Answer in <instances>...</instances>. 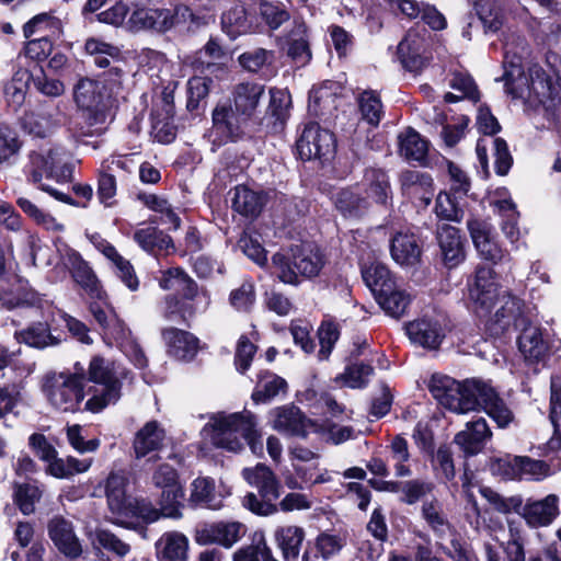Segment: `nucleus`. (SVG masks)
Here are the masks:
<instances>
[{"instance_id":"13","label":"nucleus","mask_w":561,"mask_h":561,"mask_svg":"<svg viewBox=\"0 0 561 561\" xmlns=\"http://www.w3.org/2000/svg\"><path fill=\"white\" fill-rule=\"evenodd\" d=\"M54 245L60 261L70 271L73 280L84 290V293L91 299H105L106 294L102 289L98 276L90 267L89 263L83 260L81 254L70 248L60 237H57L54 240Z\"/></svg>"},{"instance_id":"19","label":"nucleus","mask_w":561,"mask_h":561,"mask_svg":"<svg viewBox=\"0 0 561 561\" xmlns=\"http://www.w3.org/2000/svg\"><path fill=\"white\" fill-rule=\"evenodd\" d=\"M518 336V350L529 364L545 363L550 353L548 337L541 328L533 325L529 320L520 327Z\"/></svg>"},{"instance_id":"33","label":"nucleus","mask_w":561,"mask_h":561,"mask_svg":"<svg viewBox=\"0 0 561 561\" xmlns=\"http://www.w3.org/2000/svg\"><path fill=\"white\" fill-rule=\"evenodd\" d=\"M392 259L402 266H413L421 257L419 239L411 232H398L391 240Z\"/></svg>"},{"instance_id":"59","label":"nucleus","mask_w":561,"mask_h":561,"mask_svg":"<svg viewBox=\"0 0 561 561\" xmlns=\"http://www.w3.org/2000/svg\"><path fill=\"white\" fill-rule=\"evenodd\" d=\"M316 549L323 560H330L337 556L345 547V537L323 531L316 538Z\"/></svg>"},{"instance_id":"64","label":"nucleus","mask_w":561,"mask_h":561,"mask_svg":"<svg viewBox=\"0 0 561 561\" xmlns=\"http://www.w3.org/2000/svg\"><path fill=\"white\" fill-rule=\"evenodd\" d=\"M551 399H550V420L554 427V433L561 439V375L551 377Z\"/></svg>"},{"instance_id":"23","label":"nucleus","mask_w":561,"mask_h":561,"mask_svg":"<svg viewBox=\"0 0 561 561\" xmlns=\"http://www.w3.org/2000/svg\"><path fill=\"white\" fill-rule=\"evenodd\" d=\"M467 226L477 251L484 260L497 263L504 257L502 249L493 240L490 222L472 218Z\"/></svg>"},{"instance_id":"18","label":"nucleus","mask_w":561,"mask_h":561,"mask_svg":"<svg viewBox=\"0 0 561 561\" xmlns=\"http://www.w3.org/2000/svg\"><path fill=\"white\" fill-rule=\"evenodd\" d=\"M247 528L239 522H218L205 524L196 530L195 540L198 545H219L231 548L244 535Z\"/></svg>"},{"instance_id":"52","label":"nucleus","mask_w":561,"mask_h":561,"mask_svg":"<svg viewBox=\"0 0 561 561\" xmlns=\"http://www.w3.org/2000/svg\"><path fill=\"white\" fill-rule=\"evenodd\" d=\"M88 537L93 545L98 543L103 549L119 558H124L130 552V545L123 541L108 529L98 527L93 533H89Z\"/></svg>"},{"instance_id":"60","label":"nucleus","mask_w":561,"mask_h":561,"mask_svg":"<svg viewBox=\"0 0 561 561\" xmlns=\"http://www.w3.org/2000/svg\"><path fill=\"white\" fill-rule=\"evenodd\" d=\"M213 80L207 77L195 76L187 81V108L195 111L199 103L205 100L209 93Z\"/></svg>"},{"instance_id":"61","label":"nucleus","mask_w":561,"mask_h":561,"mask_svg":"<svg viewBox=\"0 0 561 561\" xmlns=\"http://www.w3.org/2000/svg\"><path fill=\"white\" fill-rule=\"evenodd\" d=\"M42 492L33 484H18L14 489V502L25 515L34 512L35 503L41 499Z\"/></svg>"},{"instance_id":"30","label":"nucleus","mask_w":561,"mask_h":561,"mask_svg":"<svg viewBox=\"0 0 561 561\" xmlns=\"http://www.w3.org/2000/svg\"><path fill=\"white\" fill-rule=\"evenodd\" d=\"M306 531L297 525L279 526L274 531V541L284 561H298Z\"/></svg>"},{"instance_id":"47","label":"nucleus","mask_w":561,"mask_h":561,"mask_svg":"<svg viewBox=\"0 0 561 561\" xmlns=\"http://www.w3.org/2000/svg\"><path fill=\"white\" fill-rule=\"evenodd\" d=\"M362 118L371 126H377L383 115V106L379 94L373 90H364L357 96Z\"/></svg>"},{"instance_id":"3","label":"nucleus","mask_w":561,"mask_h":561,"mask_svg":"<svg viewBox=\"0 0 561 561\" xmlns=\"http://www.w3.org/2000/svg\"><path fill=\"white\" fill-rule=\"evenodd\" d=\"M159 286L164 290L176 289V294L167 295L160 304V314L168 321L186 323L198 313L207 311L211 304L207 288H199L197 283L181 267H172L162 272Z\"/></svg>"},{"instance_id":"11","label":"nucleus","mask_w":561,"mask_h":561,"mask_svg":"<svg viewBox=\"0 0 561 561\" xmlns=\"http://www.w3.org/2000/svg\"><path fill=\"white\" fill-rule=\"evenodd\" d=\"M251 419L253 414L249 411L214 414L204 426L203 433L214 446L238 453L243 448V428L245 424H250Z\"/></svg>"},{"instance_id":"49","label":"nucleus","mask_w":561,"mask_h":561,"mask_svg":"<svg viewBox=\"0 0 561 561\" xmlns=\"http://www.w3.org/2000/svg\"><path fill=\"white\" fill-rule=\"evenodd\" d=\"M363 181L369 197L376 203L385 204L387 202L390 185L385 171L374 168L367 169Z\"/></svg>"},{"instance_id":"40","label":"nucleus","mask_w":561,"mask_h":561,"mask_svg":"<svg viewBox=\"0 0 561 561\" xmlns=\"http://www.w3.org/2000/svg\"><path fill=\"white\" fill-rule=\"evenodd\" d=\"M31 73L25 69H19L4 87V96L8 106L18 111L25 102Z\"/></svg>"},{"instance_id":"58","label":"nucleus","mask_w":561,"mask_h":561,"mask_svg":"<svg viewBox=\"0 0 561 561\" xmlns=\"http://www.w3.org/2000/svg\"><path fill=\"white\" fill-rule=\"evenodd\" d=\"M459 196L454 193H439L436 198L435 213L439 218L460 221L463 216V210L458 204Z\"/></svg>"},{"instance_id":"37","label":"nucleus","mask_w":561,"mask_h":561,"mask_svg":"<svg viewBox=\"0 0 561 561\" xmlns=\"http://www.w3.org/2000/svg\"><path fill=\"white\" fill-rule=\"evenodd\" d=\"M134 240L148 253L168 252L173 249L172 239L154 226H145L136 229Z\"/></svg>"},{"instance_id":"17","label":"nucleus","mask_w":561,"mask_h":561,"mask_svg":"<svg viewBox=\"0 0 561 561\" xmlns=\"http://www.w3.org/2000/svg\"><path fill=\"white\" fill-rule=\"evenodd\" d=\"M407 334L413 344L427 350H437L444 341L447 328L440 316H424L405 325Z\"/></svg>"},{"instance_id":"6","label":"nucleus","mask_w":561,"mask_h":561,"mask_svg":"<svg viewBox=\"0 0 561 561\" xmlns=\"http://www.w3.org/2000/svg\"><path fill=\"white\" fill-rule=\"evenodd\" d=\"M150 0H134L133 13L128 16L127 26L131 31H154L165 33L172 27L190 22L188 30L206 25L209 19L195 15L185 5L174 9L152 8Z\"/></svg>"},{"instance_id":"24","label":"nucleus","mask_w":561,"mask_h":561,"mask_svg":"<svg viewBox=\"0 0 561 561\" xmlns=\"http://www.w3.org/2000/svg\"><path fill=\"white\" fill-rule=\"evenodd\" d=\"M437 241L445 265L453 268L465 260V248L459 230L448 224L437 228Z\"/></svg>"},{"instance_id":"26","label":"nucleus","mask_w":561,"mask_h":561,"mask_svg":"<svg viewBox=\"0 0 561 561\" xmlns=\"http://www.w3.org/2000/svg\"><path fill=\"white\" fill-rule=\"evenodd\" d=\"M64 123V115L59 105L54 108H42L38 112H30L23 117V128L28 134L44 138L54 128Z\"/></svg>"},{"instance_id":"35","label":"nucleus","mask_w":561,"mask_h":561,"mask_svg":"<svg viewBox=\"0 0 561 561\" xmlns=\"http://www.w3.org/2000/svg\"><path fill=\"white\" fill-rule=\"evenodd\" d=\"M232 194V208L245 217L259 216L266 203V195L263 192L253 191L245 185L236 186Z\"/></svg>"},{"instance_id":"25","label":"nucleus","mask_w":561,"mask_h":561,"mask_svg":"<svg viewBox=\"0 0 561 561\" xmlns=\"http://www.w3.org/2000/svg\"><path fill=\"white\" fill-rule=\"evenodd\" d=\"M522 515L531 527L550 525L559 515V497L549 494L542 500L529 501L522 505Z\"/></svg>"},{"instance_id":"15","label":"nucleus","mask_w":561,"mask_h":561,"mask_svg":"<svg viewBox=\"0 0 561 561\" xmlns=\"http://www.w3.org/2000/svg\"><path fill=\"white\" fill-rule=\"evenodd\" d=\"M297 151L302 160H328L335 152L334 135L318 124H308L297 140Z\"/></svg>"},{"instance_id":"9","label":"nucleus","mask_w":561,"mask_h":561,"mask_svg":"<svg viewBox=\"0 0 561 561\" xmlns=\"http://www.w3.org/2000/svg\"><path fill=\"white\" fill-rule=\"evenodd\" d=\"M243 479L256 488L259 495L248 493L243 497V506L256 515L270 516L278 512L274 503L280 495V483L275 473L264 463L242 470Z\"/></svg>"},{"instance_id":"5","label":"nucleus","mask_w":561,"mask_h":561,"mask_svg":"<svg viewBox=\"0 0 561 561\" xmlns=\"http://www.w3.org/2000/svg\"><path fill=\"white\" fill-rule=\"evenodd\" d=\"M102 85L91 79H81L75 88V101L81 110L80 117L70 118L68 129L78 137L101 133L107 122L108 106Z\"/></svg>"},{"instance_id":"57","label":"nucleus","mask_w":561,"mask_h":561,"mask_svg":"<svg viewBox=\"0 0 561 561\" xmlns=\"http://www.w3.org/2000/svg\"><path fill=\"white\" fill-rule=\"evenodd\" d=\"M25 37H31L36 32H47L48 35H55L61 31V22L51 13H39L31 19L23 27Z\"/></svg>"},{"instance_id":"48","label":"nucleus","mask_w":561,"mask_h":561,"mask_svg":"<svg viewBox=\"0 0 561 561\" xmlns=\"http://www.w3.org/2000/svg\"><path fill=\"white\" fill-rule=\"evenodd\" d=\"M363 279L371 289L375 296L380 294V289H386L396 284L388 267L380 262H373L362 268Z\"/></svg>"},{"instance_id":"56","label":"nucleus","mask_w":561,"mask_h":561,"mask_svg":"<svg viewBox=\"0 0 561 561\" xmlns=\"http://www.w3.org/2000/svg\"><path fill=\"white\" fill-rule=\"evenodd\" d=\"M335 207L345 217L359 216L366 209V201L351 190H341L334 197Z\"/></svg>"},{"instance_id":"36","label":"nucleus","mask_w":561,"mask_h":561,"mask_svg":"<svg viewBox=\"0 0 561 561\" xmlns=\"http://www.w3.org/2000/svg\"><path fill=\"white\" fill-rule=\"evenodd\" d=\"M376 299L382 310L392 318L399 319L405 312L411 304V295L397 284L389 288L380 289Z\"/></svg>"},{"instance_id":"38","label":"nucleus","mask_w":561,"mask_h":561,"mask_svg":"<svg viewBox=\"0 0 561 561\" xmlns=\"http://www.w3.org/2000/svg\"><path fill=\"white\" fill-rule=\"evenodd\" d=\"M399 152L408 161L422 162L428 151V142L413 128H408L398 136Z\"/></svg>"},{"instance_id":"21","label":"nucleus","mask_w":561,"mask_h":561,"mask_svg":"<svg viewBox=\"0 0 561 561\" xmlns=\"http://www.w3.org/2000/svg\"><path fill=\"white\" fill-rule=\"evenodd\" d=\"M492 432L483 417L470 421L465 430L455 435L454 443L465 453L466 456H474L483 450L491 439Z\"/></svg>"},{"instance_id":"55","label":"nucleus","mask_w":561,"mask_h":561,"mask_svg":"<svg viewBox=\"0 0 561 561\" xmlns=\"http://www.w3.org/2000/svg\"><path fill=\"white\" fill-rule=\"evenodd\" d=\"M224 58L225 51L222 47L215 39H209L204 48L196 54L193 66L201 71H204V69H210L213 67L224 71V68L219 64V61Z\"/></svg>"},{"instance_id":"44","label":"nucleus","mask_w":561,"mask_h":561,"mask_svg":"<svg viewBox=\"0 0 561 561\" xmlns=\"http://www.w3.org/2000/svg\"><path fill=\"white\" fill-rule=\"evenodd\" d=\"M288 56L299 66H305L311 59V50L305 24H298L288 36Z\"/></svg>"},{"instance_id":"62","label":"nucleus","mask_w":561,"mask_h":561,"mask_svg":"<svg viewBox=\"0 0 561 561\" xmlns=\"http://www.w3.org/2000/svg\"><path fill=\"white\" fill-rule=\"evenodd\" d=\"M435 485L433 482L420 479L409 480L400 484V491L403 493L402 502L413 505L422 497L433 492Z\"/></svg>"},{"instance_id":"46","label":"nucleus","mask_w":561,"mask_h":561,"mask_svg":"<svg viewBox=\"0 0 561 561\" xmlns=\"http://www.w3.org/2000/svg\"><path fill=\"white\" fill-rule=\"evenodd\" d=\"M421 514L428 527L437 535L444 536L449 528V522L444 513L443 504L436 497L426 500L421 507Z\"/></svg>"},{"instance_id":"34","label":"nucleus","mask_w":561,"mask_h":561,"mask_svg":"<svg viewBox=\"0 0 561 561\" xmlns=\"http://www.w3.org/2000/svg\"><path fill=\"white\" fill-rule=\"evenodd\" d=\"M127 478L123 472H111L106 480V499L110 511L119 517L129 510L133 497L126 494Z\"/></svg>"},{"instance_id":"45","label":"nucleus","mask_w":561,"mask_h":561,"mask_svg":"<svg viewBox=\"0 0 561 561\" xmlns=\"http://www.w3.org/2000/svg\"><path fill=\"white\" fill-rule=\"evenodd\" d=\"M190 500L211 510H219L222 506L221 500H218L215 493V481L208 477H199L192 482Z\"/></svg>"},{"instance_id":"43","label":"nucleus","mask_w":561,"mask_h":561,"mask_svg":"<svg viewBox=\"0 0 561 561\" xmlns=\"http://www.w3.org/2000/svg\"><path fill=\"white\" fill-rule=\"evenodd\" d=\"M287 382L282 377L265 371L259 376L256 387L252 393L254 402H267L277 397L280 392H285Z\"/></svg>"},{"instance_id":"16","label":"nucleus","mask_w":561,"mask_h":561,"mask_svg":"<svg viewBox=\"0 0 561 561\" xmlns=\"http://www.w3.org/2000/svg\"><path fill=\"white\" fill-rule=\"evenodd\" d=\"M250 121L236 111L231 104H218L213 111V133L218 137V144L242 139L247 134Z\"/></svg>"},{"instance_id":"8","label":"nucleus","mask_w":561,"mask_h":561,"mask_svg":"<svg viewBox=\"0 0 561 561\" xmlns=\"http://www.w3.org/2000/svg\"><path fill=\"white\" fill-rule=\"evenodd\" d=\"M127 376L128 373L114 363L101 356L92 357L85 381L89 380L94 385L88 389V394L91 397L85 401L83 410L99 413L108 404L116 403L122 394V382Z\"/></svg>"},{"instance_id":"27","label":"nucleus","mask_w":561,"mask_h":561,"mask_svg":"<svg viewBox=\"0 0 561 561\" xmlns=\"http://www.w3.org/2000/svg\"><path fill=\"white\" fill-rule=\"evenodd\" d=\"M188 538L180 531H167L154 543L157 561H186Z\"/></svg>"},{"instance_id":"39","label":"nucleus","mask_w":561,"mask_h":561,"mask_svg":"<svg viewBox=\"0 0 561 561\" xmlns=\"http://www.w3.org/2000/svg\"><path fill=\"white\" fill-rule=\"evenodd\" d=\"M221 25L224 32L231 38H236L238 35L252 30V24L249 21L247 10L241 3L233 4L222 13Z\"/></svg>"},{"instance_id":"22","label":"nucleus","mask_w":561,"mask_h":561,"mask_svg":"<svg viewBox=\"0 0 561 561\" xmlns=\"http://www.w3.org/2000/svg\"><path fill=\"white\" fill-rule=\"evenodd\" d=\"M272 427L288 436L307 435L310 421L301 413V411L294 405H284L271 411Z\"/></svg>"},{"instance_id":"50","label":"nucleus","mask_w":561,"mask_h":561,"mask_svg":"<svg viewBox=\"0 0 561 561\" xmlns=\"http://www.w3.org/2000/svg\"><path fill=\"white\" fill-rule=\"evenodd\" d=\"M499 215L502 218L501 229L511 243L518 241L520 232L517 227L519 214L516 205L511 199H502L495 203Z\"/></svg>"},{"instance_id":"31","label":"nucleus","mask_w":561,"mask_h":561,"mask_svg":"<svg viewBox=\"0 0 561 561\" xmlns=\"http://www.w3.org/2000/svg\"><path fill=\"white\" fill-rule=\"evenodd\" d=\"M424 38L416 30L408 31L398 45V55L403 67L410 71H419L425 64L423 57Z\"/></svg>"},{"instance_id":"2","label":"nucleus","mask_w":561,"mask_h":561,"mask_svg":"<svg viewBox=\"0 0 561 561\" xmlns=\"http://www.w3.org/2000/svg\"><path fill=\"white\" fill-rule=\"evenodd\" d=\"M469 296L480 317L491 314L494 309L486 324L492 335H501L512 328L517 329L528 320L524 302L506 290L501 291L494 280L493 271L489 267L477 270Z\"/></svg>"},{"instance_id":"54","label":"nucleus","mask_w":561,"mask_h":561,"mask_svg":"<svg viewBox=\"0 0 561 561\" xmlns=\"http://www.w3.org/2000/svg\"><path fill=\"white\" fill-rule=\"evenodd\" d=\"M184 497V490L182 485L173 488L161 489L159 497V508L163 517L180 519L182 517V499Z\"/></svg>"},{"instance_id":"29","label":"nucleus","mask_w":561,"mask_h":561,"mask_svg":"<svg viewBox=\"0 0 561 561\" xmlns=\"http://www.w3.org/2000/svg\"><path fill=\"white\" fill-rule=\"evenodd\" d=\"M264 85L255 82L238 83L232 90V107L241 115L252 119L262 96L264 95Z\"/></svg>"},{"instance_id":"10","label":"nucleus","mask_w":561,"mask_h":561,"mask_svg":"<svg viewBox=\"0 0 561 561\" xmlns=\"http://www.w3.org/2000/svg\"><path fill=\"white\" fill-rule=\"evenodd\" d=\"M65 156V152L60 149H49L47 153L33 152L30 156L26 173L33 183L38 184L39 190L48 193L59 202L75 205L68 194L48 184L42 183L44 176L47 180H56L58 183L68 179L70 169L66 165Z\"/></svg>"},{"instance_id":"42","label":"nucleus","mask_w":561,"mask_h":561,"mask_svg":"<svg viewBox=\"0 0 561 561\" xmlns=\"http://www.w3.org/2000/svg\"><path fill=\"white\" fill-rule=\"evenodd\" d=\"M233 561H278L266 542L264 535L255 534L250 545L239 548L232 556Z\"/></svg>"},{"instance_id":"20","label":"nucleus","mask_w":561,"mask_h":561,"mask_svg":"<svg viewBox=\"0 0 561 561\" xmlns=\"http://www.w3.org/2000/svg\"><path fill=\"white\" fill-rule=\"evenodd\" d=\"M48 536L60 553L69 559L79 558L82 552V545L75 533L70 520L61 516L51 518L47 526Z\"/></svg>"},{"instance_id":"53","label":"nucleus","mask_w":561,"mask_h":561,"mask_svg":"<svg viewBox=\"0 0 561 561\" xmlns=\"http://www.w3.org/2000/svg\"><path fill=\"white\" fill-rule=\"evenodd\" d=\"M84 48L100 68L110 67L112 60H117L119 56V49L116 46L94 37L87 39Z\"/></svg>"},{"instance_id":"4","label":"nucleus","mask_w":561,"mask_h":561,"mask_svg":"<svg viewBox=\"0 0 561 561\" xmlns=\"http://www.w3.org/2000/svg\"><path fill=\"white\" fill-rule=\"evenodd\" d=\"M503 69L501 80L504 82L506 93L513 99L545 104L550 98V82L543 69L533 65L525 72L522 56L512 53L508 45L505 48Z\"/></svg>"},{"instance_id":"63","label":"nucleus","mask_w":561,"mask_h":561,"mask_svg":"<svg viewBox=\"0 0 561 561\" xmlns=\"http://www.w3.org/2000/svg\"><path fill=\"white\" fill-rule=\"evenodd\" d=\"M480 492L494 510L500 513L508 514L511 512H518L522 508L523 501L519 496L504 497L490 488H483Z\"/></svg>"},{"instance_id":"7","label":"nucleus","mask_w":561,"mask_h":561,"mask_svg":"<svg viewBox=\"0 0 561 561\" xmlns=\"http://www.w3.org/2000/svg\"><path fill=\"white\" fill-rule=\"evenodd\" d=\"M85 373L80 363L75 370L50 371L42 379V391L49 405L61 413L81 411L88 391L84 389Z\"/></svg>"},{"instance_id":"41","label":"nucleus","mask_w":561,"mask_h":561,"mask_svg":"<svg viewBox=\"0 0 561 561\" xmlns=\"http://www.w3.org/2000/svg\"><path fill=\"white\" fill-rule=\"evenodd\" d=\"M91 465V459L79 460L75 457L62 459L56 455L46 462L45 471L57 479H67L73 474L85 472Z\"/></svg>"},{"instance_id":"14","label":"nucleus","mask_w":561,"mask_h":561,"mask_svg":"<svg viewBox=\"0 0 561 561\" xmlns=\"http://www.w3.org/2000/svg\"><path fill=\"white\" fill-rule=\"evenodd\" d=\"M491 471L506 480H540L549 476L550 468L542 460L506 455L492 461Z\"/></svg>"},{"instance_id":"28","label":"nucleus","mask_w":561,"mask_h":561,"mask_svg":"<svg viewBox=\"0 0 561 561\" xmlns=\"http://www.w3.org/2000/svg\"><path fill=\"white\" fill-rule=\"evenodd\" d=\"M168 353L180 360H191L198 351V339L187 331L169 328L162 332Z\"/></svg>"},{"instance_id":"12","label":"nucleus","mask_w":561,"mask_h":561,"mask_svg":"<svg viewBox=\"0 0 561 561\" xmlns=\"http://www.w3.org/2000/svg\"><path fill=\"white\" fill-rule=\"evenodd\" d=\"M272 263L280 282L297 285L299 276L311 278L319 274L323 267V257L319 250L302 245L293 250L291 259L282 253L274 254Z\"/></svg>"},{"instance_id":"1","label":"nucleus","mask_w":561,"mask_h":561,"mask_svg":"<svg viewBox=\"0 0 561 561\" xmlns=\"http://www.w3.org/2000/svg\"><path fill=\"white\" fill-rule=\"evenodd\" d=\"M433 397L448 410L465 414L482 409L500 428H506L514 421L508 404L488 382L467 379L459 382L446 375H433L430 382Z\"/></svg>"},{"instance_id":"32","label":"nucleus","mask_w":561,"mask_h":561,"mask_svg":"<svg viewBox=\"0 0 561 561\" xmlns=\"http://www.w3.org/2000/svg\"><path fill=\"white\" fill-rule=\"evenodd\" d=\"M165 431L157 421L147 422L135 435L133 448L136 458L146 457L163 446Z\"/></svg>"},{"instance_id":"51","label":"nucleus","mask_w":561,"mask_h":561,"mask_svg":"<svg viewBox=\"0 0 561 561\" xmlns=\"http://www.w3.org/2000/svg\"><path fill=\"white\" fill-rule=\"evenodd\" d=\"M19 342H23L32 347L44 348L57 344V340L50 334L46 323H35L27 329L15 333Z\"/></svg>"}]
</instances>
